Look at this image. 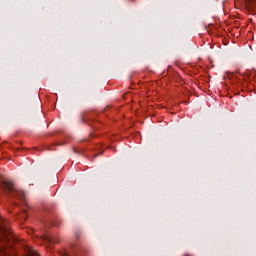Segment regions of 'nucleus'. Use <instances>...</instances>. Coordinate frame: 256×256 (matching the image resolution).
Returning <instances> with one entry per match:
<instances>
[{
  "mask_svg": "<svg viewBox=\"0 0 256 256\" xmlns=\"http://www.w3.org/2000/svg\"><path fill=\"white\" fill-rule=\"evenodd\" d=\"M43 241H47V243H59V240L57 238L51 236V235H43L42 236Z\"/></svg>",
  "mask_w": 256,
  "mask_h": 256,
  "instance_id": "39448f33",
  "label": "nucleus"
},
{
  "mask_svg": "<svg viewBox=\"0 0 256 256\" xmlns=\"http://www.w3.org/2000/svg\"><path fill=\"white\" fill-rule=\"evenodd\" d=\"M13 239V230L9 228V220L0 216V241L9 245Z\"/></svg>",
  "mask_w": 256,
  "mask_h": 256,
  "instance_id": "f257e3e1",
  "label": "nucleus"
},
{
  "mask_svg": "<svg viewBox=\"0 0 256 256\" xmlns=\"http://www.w3.org/2000/svg\"><path fill=\"white\" fill-rule=\"evenodd\" d=\"M16 198L21 201V203H25V194L23 192L16 191L15 192Z\"/></svg>",
  "mask_w": 256,
  "mask_h": 256,
  "instance_id": "0eeeda50",
  "label": "nucleus"
},
{
  "mask_svg": "<svg viewBox=\"0 0 256 256\" xmlns=\"http://www.w3.org/2000/svg\"><path fill=\"white\" fill-rule=\"evenodd\" d=\"M13 255H15V249H13V247L11 246L0 249V256H13Z\"/></svg>",
  "mask_w": 256,
  "mask_h": 256,
  "instance_id": "7ed1b4c3",
  "label": "nucleus"
},
{
  "mask_svg": "<svg viewBox=\"0 0 256 256\" xmlns=\"http://www.w3.org/2000/svg\"><path fill=\"white\" fill-rule=\"evenodd\" d=\"M21 219H23L24 221L27 220V212L24 211L22 214H21Z\"/></svg>",
  "mask_w": 256,
  "mask_h": 256,
  "instance_id": "6e6552de",
  "label": "nucleus"
},
{
  "mask_svg": "<svg viewBox=\"0 0 256 256\" xmlns=\"http://www.w3.org/2000/svg\"><path fill=\"white\" fill-rule=\"evenodd\" d=\"M2 188L4 191H14L13 183L10 182L9 180H3L2 181Z\"/></svg>",
  "mask_w": 256,
  "mask_h": 256,
  "instance_id": "20e7f679",
  "label": "nucleus"
},
{
  "mask_svg": "<svg viewBox=\"0 0 256 256\" xmlns=\"http://www.w3.org/2000/svg\"><path fill=\"white\" fill-rule=\"evenodd\" d=\"M26 253L28 256H39V252H37V250H34L29 246L26 247Z\"/></svg>",
  "mask_w": 256,
  "mask_h": 256,
  "instance_id": "423d86ee",
  "label": "nucleus"
},
{
  "mask_svg": "<svg viewBox=\"0 0 256 256\" xmlns=\"http://www.w3.org/2000/svg\"><path fill=\"white\" fill-rule=\"evenodd\" d=\"M242 6L248 13H256V0H243Z\"/></svg>",
  "mask_w": 256,
  "mask_h": 256,
  "instance_id": "f03ea898",
  "label": "nucleus"
}]
</instances>
